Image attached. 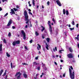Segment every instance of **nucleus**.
Segmentation results:
<instances>
[{
  "label": "nucleus",
  "mask_w": 79,
  "mask_h": 79,
  "mask_svg": "<svg viewBox=\"0 0 79 79\" xmlns=\"http://www.w3.org/2000/svg\"><path fill=\"white\" fill-rule=\"evenodd\" d=\"M6 75V72H5L4 74L2 76H5Z\"/></svg>",
  "instance_id": "79ce46f5"
},
{
  "label": "nucleus",
  "mask_w": 79,
  "mask_h": 79,
  "mask_svg": "<svg viewBox=\"0 0 79 79\" xmlns=\"http://www.w3.org/2000/svg\"><path fill=\"white\" fill-rule=\"evenodd\" d=\"M67 56L68 58H73V55L72 54V53H70L68 54L67 55Z\"/></svg>",
  "instance_id": "423d86ee"
},
{
  "label": "nucleus",
  "mask_w": 79,
  "mask_h": 79,
  "mask_svg": "<svg viewBox=\"0 0 79 79\" xmlns=\"http://www.w3.org/2000/svg\"><path fill=\"white\" fill-rule=\"evenodd\" d=\"M26 21H27L26 22V24H27V23H29V20H28H28H26Z\"/></svg>",
  "instance_id": "09e8293b"
},
{
  "label": "nucleus",
  "mask_w": 79,
  "mask_h": 79,
  "mask_svg": "<svg viewBox=\"0 0 79 79\" xmlns=\"http://www.w3.org/2000/svg\"><path fill=\"white\" fill-rule=\"evenodd\" d=\"M35 34L36 36H38V35H39V34L37 31H35Z\"/></svg>",
  "instance_id": "f3484780"
},
{
  "label": "nucleus",
  "mask_w": 79,
  "mask_h": 79,
  "mask_svg": "<svg viewBox=\"0 0 79 79\" xmlns=\"http://www.w3.org/2000/svg\"><path fill=\"white\" fill-rule=\"evenodd\" d=\"M2 51V44H0V52Z\"/></svg>",
  "instance_id": "f8f14e48"
},
{
  "label": "nucleus",
  "mask_w": 79,
  "mask_h": 79,
  "mask_svg": "<svg viewBox=\"0 0 79 79\" xmlns=\"http://www.w3.org/2000/svg\"><path fill=\"white\" fill-rule=\"evenodd\" d=\"M2 2H5V0H2Z\"/></svg>",
  "instance_id": "338daca9"
},
{
  "label": "nucleus",
  "mask_w": 79,
  "mask_h": 79,
  "mask_svg": "<svg viewBox=\"0 0 79 79\" xmlns=\"http://www.w3.org/2000/svg\"><path fill=\"white\" fill-rule=\"evenodd\" d=\"M54 52H56V51H57V49L56 48V47H55V48L53 49Z\"/></svg>",
  "instance_id": "aec40b11"
},
{
  "label": "nucleus",
  "mask_w": 79,
  "mask_h": 79,
  "mask_svg": "<svg viewBox=\"0 0 79 79\" xmlns=\"http://www.w3.org/2000/svg\"><path fill=\"white\" fill-rule=\"evenodd\" d=\"M42 38H43V39H44V38H45V37L44 36H42Z\"/></svg>",
  "instance_id": "13d9d810"
},
{
  "label": "nucleus",
  "mask_w": 79,
  "mask_h": 79,
  "mask_svg": "<svg viewBox=\"0 0 79 79\" xmlns=\"http://www.w3.org/2000/svg\"><path fill=\"white\" fill-rule=\"evenodd\" d=\"M69 27H71V25L70 24H69Z\"/></svg>",
  "instance_id": "052dcab7"
},
{
  "label": "nucleus",
  "mask_w": 79,
  "mask_h": 79,
  "mask_svg": "<svg viewBox=\"0 0 79 79\" xmlns=\"http://www.w3.org/2000/svg\"><path fill=\"white\" fill-rule=\"evenodd\" d=\"M66 15H69V12H68V10H66Z\"/></svg>",
  "instance_id": "a878e982"
},
{
  "label": "nucleus",
  "mask_w": 79,
  "mask_h": 79,
  "mask_svg": "<svg viewBox=\"0 0 79 79\" xmlns=\"http://www.w3.org/2000/svg\"><path fill=\"white\" fill-rule=\"evenodd\" d=\"M37 8H39V6H37Z\"/></svg>",
  "instance_id": "774afa93"
},
{
  "label": "nucleus",
  "mask_w": 79,
  "mask_h": 79,
  "mask_svg": "<svg viewBox=\"0 0 79 79\" xmlns=\"http://www.w3.org/2000/svg\"><path fill=\"white\" fill-rule=\"evenodd\" d=\"M32 41H33V40H30V43H32Z\"/></svg>",
  "instance_id": "37998d69"
},
{
  "label": "nucleus",
  "mask_w": 79,
  "mask_h": 79,
  "mask_svg": "<svg viewBox=\"0 0 79 79\" xmlns=\"http://www.w3.org/2000/svg\"><path fill=\"white\" fill-rule=\"evenodd\" d=\"M41 27L43 28V29H41V32H43V31L45 30V28H44L43 26H41Z\"/></svg>",
  "instance_id": "dca6fc26"
},
{
  "label": "nucleus",
  "mask_w": 79,
  "mask_h": 79,
  "mask_svg": "<svg viewBox=\"0 0 79 79\" xmlns=\"http://www.w3.org/2000/svg\"><path fill=\"white\" fill-rule=\"evenodd\" d=\"M13 45H14V46H15V45L16 44V41H14L12 43Z\"/></svg>",
  "instance_id": "4468645a"
},
{
  "label": "nucleus",
  "mask_w": 79,
  "mask_h": 79,
  "mask_svg": "<svg viewBox=\"0 0 79 79\" xmlns=\"http://www.w3.org/2000/svg\"><path fill=\"white\" fill-rule=\"evenodd\" d=\"M42 64H43V67L44 68V67H45V64H44L43 63H42Z\"/></svg>",
  "instance_id": "cd10ccee"
},
{
  "label": "nucleus",
  "mask_w": 79,
  "mask_h": 79,
  "mask_svg": "<svg viewBox=\"0 0 79 79\" xmlns=\"http://www.w3.org/2000/svg\"><path fill=\"white\" fill-rule=\"evenodd\" d=\"M48 24L49 27H50V26H51V22H50V21H48Z\"/></svg>",
  "instance_id": "5701e85b"
},
{
  "label": "nucleus",
  "mask_w": 79,
  "mask_h": 79,
  "mask_svg": "<svg viewBox=\"0 0 79 79\" xmlns=\"http://www.w3.org/2000/svg\"><path fill=\"white\" fill-rule=\"evenodd\" d=\"M23 77H25V78H27V74H23Z\"/></svg>",
  "instance_id": "a211bd4d"
},
{
  "label": "nucleus",
  "mask_w": 79,
  "mask_h": 79,
  "mask_svg": "<svg viewBox=\"0 0 79 79\" xmlns=\"http://www.w3.org/2000/svg\"><path fill=\"white\" fill-rule=\"evenodd\" d=\"M12 29H15V27L13 26L12 27Z\"/></svg>",
  "instance_id": "c03bdc74"
},
{
  "label": "nucleus",
  "mask_w": 79,
  "mask_h": 79,
  "mask_svg": "<svg viewBox=\"0 0 79 79\" xmlns=\"http://www.w3.org/2000/svg\"><path fill=\"white\" fill-rule=\"evenodd\" d=\"M24 16L25 18L26 21L28 20V15H27V13L26 10L24 11Z\"/></svg>",
  "instance_id": "7ed1b4c3"
},
{
  "label": "nucleus",
  "mask_w": 79,
  "mask_h": 79,
  "mask_svg": "<svg viewBox=\"0 0 79 79\" xmlns=\"http://www.w3.org/2000/svg\"><path fill=\"white\" fill-rule=\"evenodd\" d=\"M13 9L14 11H16L18 10V9H16L15 8H14Z\"/></svg>",
  "instance_id": "f704fd0d"
},
{
  "label": "nucleus",
  "mask_w": 79,
  "mask_h": 79,
  "mask_svg": "<svg viewBox=\"0 0 79 79\" xmlns=\"http://www.w3.org/2000/svg\"><path fill=\"white\" fill-rule=\"evenodd\" d=\"M56 2L57 3V5H58L59 6H61V3L60 1H59V0H56Z\"/></svg>",
  "instance_id": "0eeeda50"
},
{
  "label": "nucleus",
  "mask_w": 79,
  "mask_h": 79,
  "mask_svg": "<svg viewBox=\"0 0 79 79\" xmlns=\"http://www.w3.org/2000/svg\"><path fill=\"white\" fill-rule=\"evenodd\" d=\"M39 63H37L36 62H34L33 63V66H35L36 65H37V64H39Z\"/></svg>",
  "instance_id": "9b49d317"
},
{
  "label": "nucleus",
  "mask_w": 79,
  "mask_h": 79,
  "mask_svg": "<svg viewBox=\"0 0 79 79\" xmlns=\"http://www.w3.org/2000/svg\"><path fill=\"white\" fill-rule=\"evenodd\" d=\"M37 69H38V70H39H39H40V67H38L37 68Z\"/></svg>",
  "instance_id": "58836bf2"
},
{
  "label": "nucleus",
  "mask_w": 79,
  "mask_h": 79,
  "mask_svg": "<svg viewBox=\"0 0 79 79\" xmlns=\"http://www.w3.org/2000/svg\"><path fill=\"white\" fill-rule=\"evenodd\" d=\"M38 58H39L38 56L36 57L35 58V60H38Z\"/></svg>",
  "instance_id": "8fccbe9b"
},
{
  "label": "nucleus",
  "mask_w": 79,
  "mask_h": 79,
  "mask_svg": "<svg viewBox=\"0 0 79 79\" xmlns=\"http://www.w3.org/2000/svg\"><path fill=\"white\" fill-rule=\"evenodd\" d=\"M42 75H41V76H40V77L41 78H42V76H43V75H44V73H42Z\"/></svg>",
  "instance_id": "ea45409f"
},
{
  "label": "nucleus",
  "mask_w": 79,
  "mask_h": 79,
  "mask_svg": "<svg viewBox=\"0 0 79 79\" xmlns=\"http://www.w3.org/2000/svg\"><path fill=\"white\" fill-rule=\"evenodd\" d=\"M8 15V13H6L5 15H4V17H5L7 16Z\"/></svg>",
  "instance_id": "4c0bfd02"
},
{
  "label": "nucleus",
  "mask_w": 79,
  "mask_h": 79,
  "mask_svg": "<svg viewBox=\"0 0 79 79\" xmlns=\"http://www.w3.org/2000/svg\"><path fill=\"white\" fill-rule=\"evenodd\" d=\"M6 56H7V57H10V55H9V54L8 53V52H7L6 53Z\"/></svg>",
  "instance_id": "393cba45"
},
{
  "label": "nucleus",
  "mask_w": 79,
  "mask_h": 79,
  "mask_svg": "<svg viewBox=\"0 0 79 79\" xmlns=\"http://www.w3.org/2000/svg\"><path fill=\"white\" fill-rule=\"evenodd\" d=\"M52 21L54 22V23H55H55H56V21H55V20L53 18L52 19Z\"/></svg>",
  "instance_id": "c85d7f7f"
},
{
  "label": "nucleus",
  "mask_w": 79,
  "mask_h": 79,
  "mask_svg": "<svg viewBox=\"0 0 79 79\" xmlns=\"http://www.w3.org/2000/svg\"><path fill=\"white\" fill-rule=\"evenodd\" d=\"M29 14H30V15H32V13H31V12H29Z\"/></svg>",
  "instance_id": "a19ab883"
},
{
  "label": "nucleus",
  "mask_w": 79,
  "mask_h": 79,
  "mask_svg": "<svg viewBox=\"0 0 79 79\" xmlns=\"http://www.w3.org/2000/svg\"><path fill=\"white\" fill-rule=\"evenodd\" d=\"M3 72V70L2 69L0 71V76L2 75V74Z\"/></svg>",
  "instance_id": "6ab92c4d"
},
{
  "label": "nucleus",
  "mask_w": 79,
  "mask_h": 79,
  "mask_svg": "<svg viewBox=\"0 0 79 79\" xmlns=\"http://www.w3.org/2000/svg\"><path fill=\"white\" fill-rule=\"evenodd\" d=\"M70 68H71V69H73V68L72 66H70Z\"/></svg>",
  "instance_id": "864d4df0"
},
{
  "label": "nucleus",
  "mask_w": 79,
  "mask_h": 79,
  "mask_svg": "<svg viewBox=\"0 0 79 79\" xmlns=\"http://www.w3.org/2000/svg\"><path fill=\"white\" fill-rule=\"evenodd\" d=\"M32 3L33 6H35V0H32Z\"/></svg>",
  "instance_id": "2eb2a0df"
},
{
  "label": "nucleus",
  "mask_w": 79,
  "mask_h": 79,
  "mask_svg": "<svg viewBox=\"0 0 79 79\" xmlns=\"http://www.w3.org/2000/svg\"><path fill=\"white\" fill-rule=\"evenodd\" d=\"M60 62H61V63H63V60H60Z\"/></svg>",
  "instance_id": "3c124183"
},
{
  "label": "nucleus",
  "mask_w": 79,
  "mask_h": 79,
  "mask_svg": "<svg viewBox=\"0 0 79 79\" xmlns=\"http://www.w3.org/2000/svg\"><path fill=\"white\" fill-rule=\"evenodd\" d=\"M11 11L10 12V13L11 15H13V14H15V11H14V10H13V9H11Z\"/></svg>",
  "instance_id": "1a4fd4ad"
},
{
  "label": "nucleus",
  "mask_w": 79,
  "mask_h": 79,
  "mask_svg": "<svg viewBox=\"0 0 79 79\" xmlns=\"http://www.w3.org/2000/svg\"><path fill=\"white\" fill-rule=\"evenodd\" d=\"M54 63H55V64H56V65H57V63H56V62H54Z\"/></svg>",
  "instance_id": "5fc2aeb1"
},
{
  "label": "nucleus",
  "mask_w": 79,
  "mask_h": 79,
  "mask_svg": "<svg viewBox=\"0 0 79 79\" xmlns=\"http://www.w3.org/2000/svg\"><path fill=\"white\" fill-rule=\"evenodd\" d=\"M25 28H27V25H26L25 27Z\"/></svg>",
  "instance_id": "603ef678"
},
{
  "label": "nucleus",
  "mask_w": 79,
  "mask_h": 79,
  "mask_svg": "<svg viewBox=\"0 0 79 79\" xmlns=\"http://www.w3.org/2000/svg\"><path fill=\"white\" fill-rule=\"evenodd\" d=\"M10 65L11 68H13V64H12V63H10Z\"/></svg>",
  "instance_id": "c9c22d12"
},
{
  "label": "nucleus",
  "mask_w": 79,
  "mask_h": 79,
  "mask_svg": "<svg viewBox=\"0 0 79 79\" xmlns=\"http://www.w3.org/2000/svg\"><path fill=\"white\" fill-rule=\"evenodd\" d=\"M21 74H22L21 73H20V72H19L16 74L15 76H17L18 75H19L17 77V79H21Z\"/></svg>",
  "instance_id": "20e7f679"
},
{
  "label": "nucleus",
  "mask_w": 79,
  "mask_h": 79,
  "mask_svg": "<svg viewBox=\"0 0 79 79\" xmlns=\"http://www.w3.org/2000/svg\"><path fill=\"white\" fill-rule=\"evenodd\" d=\"M72 24H73V25H74V24H75V23H74V21H72Z\"/></svg>",
  "instance_id": "2f4dec72"
},
{
  "label": "nucleus",
  "mask_w": 79,
  "mask_h": 79,
  "mask_svg": "<svg viewBox=\"0 0 79 79\" xmlns=\"http://www.w3.org/2000/svg\"><path fill=\"white\" fill-rule=\"evenodd\" d=\"M63 13L64 15H65L66 14V10H65V9H64L63 10Z\"/></svg>",
  "instance_id": "4be33fe9"
},
{
  "label": "nucleus",
  "mask_w": 79,
  "mask_h": 79,
  "mask_svg": "<svg viewBox=\"0 0 79 79\" xmlns=\"http://www.w3.org/2000/svg\"><path fill=\"white\" fill-rule=\"evenodd\" d=\"M45 45H46V46L45 47L46 48L47 50H48V44H47V43H45Z\"/></svg>",
  "instance_id": "9d476101"
},
{
  "label": "nucleus",
  "mask_w": 79,
  "mask_h": 79,
  "mask_svg": "<svg viewBox=\"0 0 79 79\" xmlns=\"http://www.w3.org/2000/svg\"><path fill=\"white\" fill-rule=\"evenodd\" d=\"M11 23H12V20L10 19L7 25V27H6L7 29L10 28V25L11 24Z\"/></svg>",
  "instance_id": "f03ea898"
},
{
  "label": "nucleus",
  "mask_w": 79,
  "mask_h": 79,
  "mask_svg": "<svg viewBox=\"0 0 79 79\" xmlns=\"http://www.w3.org/2000/svg\"><path fill=\"white\" fill-rule=\"evenodd\" d=\"M73 62H76V60H73Z\"/></svg>",
  "instance_id": "69168bd1"
},
{
  "label": "nucleus",
  "mask_w": 79,
  "mask_h": 79,
  "mask_svg": "<svg viewBox=\"0 0 79 79\" xmlns=\"http://www.w3.org/2000/svg\"><path fill=\"white\" fill-rule=\"evenodd\" d=\"M46 40L48 42H50V39L48 38H47L46 39Z\"/></svg>",
  "instance_id": "412c9836"
},
{
  "label": "nucleus",
  "mask_w": 79,
  "mask_h": 79,
  "mask_svg": "<svg viewBox=\"0 0 79 79\" xmlns=\"http://www.w3.org/2000/svg\"><path fill=\"white\" fill-rule=\"evenodd\" d=\"M8 36L9 37H10L11 36V33L10 32H9L8 35Z\"/></svg>",
  "instance_id": "473e14b6"
},
{
  "label": "nucleus",
  "mask_w": 79,
  "mask_h": 79,
  "mask_svg": "<svg viewBox=\"0 0 79 79\" xmlns=\"http://www.w3.org/2000/svg\"><path fill=\"white\" fill-rule=\"evenodd\" d=\"M70 30L71 31H73V30H74V28H69Z\"/></svg>",
  "instance_id": "e433bc0d"
},
{
  "label": "nucleus",
  "mask_w": 79,
  "mask_h": 79,
  "mask_svg": "<svg viewBox=\"0 0 79 79\" xmlns=\"http://www.w3.org/2000/svg\"><path fill=\"white\" fill-rule=\"evenodd\" d=\"M69 50L70 52H73V50H72V49L71 48H69Z\"/></svg>",
  "instance_id": "b1692460"
},
{
  "label": "nucleus",
  "mask_w": 79,
  "mask_h": 79,
  "mask_svg": "<svg viewBox=\"0 0 79 79\" xmlns=\"http://www.w3.org/2000/svg\"><path fill=\"white\" fill-rule=\"evenodd\" d=\"M78 26H79V24H78V23L77 24V25H76L77 27L78 28Z\"/></svg>",
  "instance_id": "de8ad7c7"
},
{
  "label": "nucleus",
  "mask_w": 79,
  "mask_h": 79,
  "mask_svg": "<svg viewBox=\"0 0 79 79\" xmlns=\"http://www.w3.org/2000/svg\"><path fill=\"white\" fill-rule=\"evenodd\" d=\"M3 42L4 43H5V44H6V40H5V39H4V40H3Z\"/></svg>",
  "instance_id": "7c9ffc66"
},
{
  "label": "nucleus",
  "mask_w": 79,
  "mask_h": 79,
  "mask_svg": "<svg viewBox=\"0 0 79 79\" xmlns=\"http://www.w3.org/2000/svg\"><path fill=\"white\" fill-rule=\"evenodd\" d=\"M63 76L64 77H65V73L63 75Z\"/></svg>",
  "instance_id": "4d7b16f0"
},
{
  "label": "nucleus",
  "mask_w": 79,
  "mask_h": 79,
  "mask_svg": "<svg viewBox=\"0 0 79 79\" xmlns=\"http://www.w3.org/2000/svg\"><path fill=\"white\" fill-rule=\"evenodd\" d=\"M79 35H77V37L75 38V39H77V40H79V37H79Z\"/></svg>",
  "instance_id": "c756f323"
},
{
  "label": "nucleus",
  "mask_w": 79,
  "mask_h": 79,
  "mask_svg": "<svg viewBox=\"0 0 79 79\" xmlns=\"http://www.w3.org/2000/svg\"><path fill=\"white\" fill-rule=\"evenodd\" d=\"M28 10L29 11H31V10L30 9H29Z\"/></svg>",
  "instance_id": "e2e57ef3"
},
{
  "label": "nucleus",
  "mask_w": 79,
  "mask_h": 79,
  "mask_svg": "<svg viewBox=\"0 0 79 79\" xmlns=\"http://www.w3.org/2000/svg\"><path fill=\"white\" fill-rule=\"evenodd\" d=\"M39 75V74L37 73L36 74V77H37V76H38Z\"/></svg>",
  "instance_id": "6e6d98bb"
},
{
  "label": "nucleus",
  "mask_w": 79,
  "mask_h": 79,
  "mask_svg": "<svg viewBox=\"0 0 79 79\" xmlns=\"http://www.w3.org/2000/svg\"><path fill=\"white\" fill-rule=\"evenodd\" d=\"M21 33L23 36V40H26V33H25L24 32V31L23 30L21 31Z\"/></svg>",
  "instance_id": "39448f33"
},
{
  "label": "nucleus",
  "mask_w": 79,
  "mask_h": 79,
  "mask_svg": "<svg viewBox=\"0 0 79 79\" xmlns=\"http://www.w3.org/2000/svg\"><path fill=\"white\" fill-rule=\"evenodd\" d=\"M63 51H64V50L63 49H62V50H60L59 51V53H62V52H63Z\"/></svg>",
  "instance_id": "bb28decb"
},
{
  "label": "nucleus",
  "mask_w": 79,
  "mask_h": 79,
  "mask_svg": "<svg viewBox=\"0 0 79 79\" xmlns=\"http://www.w3.org/2000/svg\"><path fill=\"white\" fill-rule=\"evenodd\" d=\"M42 8L43 9L44 8V6H43V5L42 6Z\"/></svg>",
  "instance_id": "680f3d73"
},
{
  "label": "nucleus",
  "mask_w": 79,
  "mask_h": 79,
  "mask_svg": "<svg viewBox=\"0 0 79 79\" xmlns=\"http://www.w3.org/2000/svg\"><path fill=\"white\" fill-rule=\"evenodd\" d=\"M49 31L50 32V34L51 35L53 34V32L52 31V26H50L49 27Z\"/></svg>",
  "instance_id": "6e6552de"
},
{
  "label": "nucleus",
  "mask_w": 79,
  "mask_h": 79,
  "mask_svg": "<svg viewBox=\"0 0 79 79\" xmlns=\"http://www.w3.org/2000/svg\"><path fill=\"white\" fill-rule=\"evenodd\" d=\"M47 4L48 5H49V4H50V2L49 1H48L47 2Z\"/></svg>",
  "instance_id": "49530a36"
},
{
  "label": "nucleus",
  "mask_w": 79,
  "mask_h": 79,
  "mask_svg": "<svg viewBox=\"0 0 79 79\" xmlns=\"http://www.w3.org/2000/svg\"><path fill=\"white\" fill-rule=\"evenodd\" d=\"M69 75L71 79H73L74 78V71L72 72L71 69H69Z\"/></svg>",
  "instance_id": "f257e3e1"
},
{
  "label": "nucleus",
  "mask_w": 79,
  "mask_h": 79,
  "mask_svg": "<svg viewBox=\"0 0 79 79\" xmlns=\"http://www.w3.org/2000/svg\"><path fill=\"white\" fill-rule=\"evenodd\" d=\"M2 7H0V11H2Z\"/></svg>",
  "instance_id": "bf43d9fd"
},
{
  "label": "nucleus",
  "mask_w": 79,
  "mask_h": 79,
  "mask_svg": "<svg viewBox=\"0 0 79 79\" xmlns=\"http://www.w3.org/2000/svg\"><path fill=\"white\" fill-rule=\"evenodd\" d=\"M38 45L39 48L40 49V48H41V46H40V45L39 44H38Z\"/></svg>",
  "instance_id": "72a5a7b5"
},
{
  "label": "nucleus",
  "mask_w": 79,
  "mask_h": 79,
  "mask_svg": "<svg viewBox=\"0 0 79 79\" xmlns=\"http://www.w3.org/2000/svg\"><path fill=\"white\" fill-rule=\"evenodd\" d=\"M25 48L26 49V50H28V49H27V47H26V46H25Z\"/></svg>",
  "instance_id": "a18cd8bd"
},
{
  "label": "nucleus",
  "mask_w": 79,
  "mask_h": 79,
  "mask_svg": "<svg viewBox=\"0 0 79 79\" xmlns=\"http://www.w3.org/2000/svg\"><path fill=\"white\" fill-rule=\"evenodd\" d=\"M52 56H53V58H55V55Z\"/></svg>",
  "instance_id": "0e129e2a"
},
{
  "label": "nucleus",
  "mask_w": 79,
  "mask_h": 79,
  "mask_svg": "<svg viewBox=\"0 0 79 79\" xmlns=\"http://www.w3.org/2000/svg\"><path fill=\"white\" fill-rule=\"evenodd\" d=\"M16 43V44H20V41L19 40H17L15 41Z\"/></svg>",
  "instance_id": "ddd939ff"
}]
</instances>
